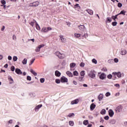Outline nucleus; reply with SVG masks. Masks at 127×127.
Instances as JSON below:
<instances>
[{"mask_svg":"<svg viewBox=\"0 0 127 127\" xmlns=\"http://www.w3.org/2000/svg\"><path fill=\"white\" fill-rule=\"evenodd\" d=\"M106 74H105V73H102L100 76H99L100 79H101V80H104V79H105V78H106Z\"/></svg>","mask_w":127,"mask_h":127,"instance_id":"2eb2a0df","label":"nucleus"},{"mask_svg":"<svg viewBox=\"0 0 127 127\" xmlns=\"http://www.w3.org/2000/svg\"><path fill=\"white\" fill-rule=\"evenodd\" d=\"M17 61V57L16 56H14L13 57V61H14V62H15L16 61Z\"/></svg>","mask_w":127,"mask_h":127,"instance_id":"4c0bfd02","label":"nucleus"},{"mask_svg":"<svg viewBox=\"0 0 127 127\" xmlns=\"http://www.w3.org/2000/svg\"><path fill=\"white\" fill-rule=\"evenodd\" d=\"M42 104H40V105H38L37 106H36L35 108V112H38V110H39V109L40 108H42Z\"/></svg>","mask_w":127,"mask_h":127,"instance_id":"4468645a","label":"nucleus"},{"mask_svg":"<svg viewBox=\"0 0 127 127\" xmlns=\"http://www.w3.org/2000/svg\"><path fill=\"white\" fill-rule=\"evenodd\" d=\"M76 66V64L72 63L70 64V68H74Z\"/></svg>","mask_w":127,"mask_h":127,"instance_id":"a878e982","label":"nucleus"},{"mask_svg":"<svg viewBox=\"0 0 127 127\" xmlns=\"http://www.w3.org/2000/svg\"><path fill=\"white\" fill-rule=\"evenodd\" d=\"M68 123L69 126H71V127H73V126H74V122L73 121H69Z\"/></svg>","mask_w":127,"mask_h":127,"instance_id":"e433bc0d","label":"nucleus"},{"mask_svg":"<svg viewBox=\"0 0 127 127\" xmlns=\"http://www.w3.org/2000/svg\"><path fill=\"white\" fill-rule=\"evenodd\" d=\"M4 28H5V27L4 26H3L1 30V31H3V30H4Z\"/></svg>","mask_w":127,"mask_h":127,"instance_id":"69168bd1","label":"nucleus"},{"mask_svg":"<svg viewBox=\"0 0 127 127\" xmlns=\"http://www.w3.org/2000/svg\"><path fill=\"white\" fill-rule=\"evenodd\" d=\"M61 82L62 83H67L68 82V78H67L65 76H62L61 78Z\"/></svg>","mask_w":127,"mask_h":127,"instance_id":"7ed1b4c3","label":"nucleus"},{"mask_svg":"<svg viewBox=\"0 0 127 127\" xmlns=\"http://www.w3.org/2000/svg\"><path fill=\"white\" fill-rule=\"evenodd\" d=\"M82 37H84V38H87V37H88V34H84Z\"/></svg>","mask_w":127,"mask_h":127,"instance_id":"5fc2aeb1","label":"nucleus"},{"mask_svg":"<svg viewBox=\"0 0 127 127\" xmlns=\"http://www.w3.org/2000/svg\"><path fill=\"white\" fill-rule=\"evenodd\" d=\"M89 77H90V78H94L96 77V74H95V73H93V72H90L89 73Z\"/></svg>","mask_w":127,"mask_h":127,"instance_id":"dca6fc26","label":"nucleus"},{"mask_svg":"<svg viewBox=\"0 0 127 127\" xmlns=\"http://www.w3.org/2000/svg\"><path fill=\"white\" fill-rule=\"evenodd\" d=\"M100 114H101V115H105L106 114V110L102 109L101 112H100Z\"/></svg>","mask_w":127,"mask_h":127,"instance_id":"2f4dec72","label":"nucleus"},{"mask_svg":"<svg viewBox=\"0 0 127 127\" xmlns=\"http://www.w3.org/2000/svg\"><path fill=\"white\" fill-rule=\"evenodd\" d=\"M112 75H114V76H117L118 78H121V77H122V73H121L120 72H114L112 73Z\"/></svg>","mask_w":127,"mask_h":127,"instance_id":"423d86ee","label":"nucleus"},{"mask_svg":"<svg viewBox=\"0 0 127 127\" xmlns=\"http://www.w3.org/2000/svg\"><path fill=\"white\" fill-rule=\"evenodd\" d=\"M30 72L31 73H32V74H34V76H37V73H36V72L33 70V69H31Z\"/></svg>","mask_w":127,"mask_h":127,"instance_id":"5701e85b","label":"nucleus"},{"mask_svg":"<svg viewBox=\"0 0 127 127\" xmlns=\"http://www.w3.org/2000/svg\"><path fill=\"white\" fill-rule=\"evenodd\" d=\"M103 98H104V95L102 94H100L98 97V99L99 101H102V100H103Z\"/></svg>","mask_w":127,"mask_h":127,"instance_id":"f3484780","label":"nucleus"},{"mask_svg":"<svg viewBox=\"0 0 127 127\" xmlns=\"http://www.w3.org/2000/svg\"><path fill=\"white\" fill-rule=\"evenodd\" d=\"M55 55H56L59 59H64V58L66 57L65 54H61L59 51L56 52L55 53Z\"/></svg>","mask_w":127,"mask_h":127,"instance_id":"f257e3e1","label":"nucleus"},{"mask_svg":"<svg viewBox=\"0 0 127 127\" xmlns=\"http://www.w3.org/2000/svg\"><path fill=\"white\" fill-rule=\"evenodd\" d=\"M112 24L113 26H116V25H117V24H118V22H117L116 21H114V22H112Z\"/></svg>","mask_w":127,"mask_h":127,"instance_id":"a19ab883","label":"nucleus"},{"mask_svg":"<svg viewBox=\"0 0 127 127\" xmlns=\"http://www.w3.org/2000/svg\"><path fill=\"white\" fill-rule=\"evenodd\" d=\"M96 108V105L94 103H92L90 105V111H94Z\"/></svg>","mask_w":127,"mask_h":127,"instance_id":"f8f14e48","label":"nucleus"},{"mask_svg":"<svg viewBox=\"0 0 127 127\" xmlns=\"http://www.w3.org/2000/svg\"><path fill=\"white\" fill-rule=\"evenodd\" d=\"M118 7H122V6H123V4H122V3H118Z\"/></svg>","mask_w":127,"mask_h":127,"instance_id":"8fccbe9b","label":"nucleus"},{"mask_svg":"<svg viewBox=\"0 0 127 127\" xmlns=\"http://www.w3.org/2000/svg\"><path fill=\"white\" fill-rule=\"evenodd\" d=\"M35 22L36 23V29H37V30H40V26H39V25H38V23H37V22H36V21H35Z\"/></svg>","mask_w":127,"mask_h":127,"instance_id":"4be33fe9","label":"nucleus"},{"mask_svg":"<svg viewBox=\"0 0 127 127\" xmlns=\"http://www.w3.org/2000/svg\"><path fill=\"white\" fill-rule=\"evenodd\" d=\"M79 66H80V67H84L85 66V64L84 63H81L80 64Z\"/></svg>","mask_w":127,"mask_h":127,"instance_id":"49530a36","label":"nucleus"},{"mask_svg":"<svg viewBox=\"0 0 127 127\" xmlns=\"http://www.w3.org/2000/svg\"><path fill=\"white\" fill-rule=\"evenodd\" d=\"M81 76H85V71L82 70L80 72Z\"/></svg>","mask_w":127,"mask_h":127,"instance_id":"58836bf2","label":"nucleus"},{"mask_svg":"<svg viewBox=\"0 0 127 127\" xmlns=\"http://www.w3.org/2000/svg\"><path fill=\"white\" fill-rule=\"evenodd\" d=\"M78 27H79V29L80 30H82V29H84V28H85V26H84V25H80V26H78Z\"/></svg>","mask_w":127,"mask_h":127,"instance_id":"473e14b6","label":"nucleus"},{"mask_svg":"<svg viewBox=\"0 0 127 127\" xmlns=\"http://www.w3.org/2000/svg\"><path fill=\"white\" fill-rule=\"evenodd\" d=\"M40 4V2L39 1H35L29 4V6L36 7Z\"/></svg>","mask_w":127,"mask_h":127,"instance_id":"f03ea898","label":"nucleus"},{"mask_svg":"<svg viewBox=\"0 0 127 127\" xmlns=\"http://www.w3.org/2000/svg\"><path fill=\"white\" fill-rule=\"evenodd\" d=\"M118 15H119V14H118L117 15H116L115 16H113L112 17V19H114V20L116 21V19L118 18Z\"/></svg>","mask_w":127,"mask_h":127,"instance_id":"cd10ccee","label":"nucleus"},{"mask_svg":"<svg viewBox=\"0 0 127 127\" xmlns=\"http://www.w3.org/2000/svg\"><path fill=\"white\" fill-rule=\"evenodd\" d=\"M41 32H48V31L47 30V28H46V27L42 28V29L41 30Z\"/></svg>","mask_w":127,"mask_h":127,"instance_id":"412c9836","label":"nucleus"},{"mask_svg":"<svg viewBox=\"0 0 127 127\" xmlns=\"http://www.w3.org/2000/svg\"><path fill=\"white\" fill-rule=\"evenodd\" d=\"M74 36H75V37H76V38H79V37H81V34L75 33L74 34Z\"/></svg>","mask_w":127,"mask_h":127,"instance_id":"393cba45","label":"nucleus"},{"mask_svg":"<svg viewBox=\"0 0 127 127\" xmlns=\"http://www.w3.org/2000/svg\"><path fill=\"white\" fill-rule=\"evenodd\" d=\"M100 123H104V119L103 118L100 119Z\"/></svg>","mask_w":127,"mask_h":127,"instance_id":"e2e57ef3","label":"nucleus"},{"mask_svg":"<svg viewBox=\"0 0 127 127\" xmlns=\"http://www.w3.org/2000/svg\"><path fill=\"white\" fill-rule=\"evenodd\" d=\"M60 39H61L62 42H64V43L65 42H66V39H65V38H64V36H62V35H61L60 36Z\"/></svg>","mask_w":127,"mask_h":127,"instance_id":"9d476101","label":"nucleus"},{"mask_svg":"<svg viewBox=\"0 0 127 127\" xmlns=\"http://www.w3.org/2000/svg\"><path fill=\"white\" fill-rule=\"evenodd\" d=\"M60 82H61L60 79H56V83L57 84H60Z\"/></svg>","mask_w":127,"mask_h":127,"instance_id":"37998d69","label":"nucleus"},{"mask_svg":"<svg viewBox=\"0 0 127 127\" xmlns=\"http://www.w3.org/2000/svg\"><path fill=\"white\" fill-rule=\"evenodd\" d=\"M15 72L16 73V74H18V75H21V74H22L21 70H20V69L19 68H16Z\"/></svg>","mask_w":127,"mask_h":127,"instance_id":"9b49d317","label":"nucleus"},{"mask_svg":"<svg viewBox=\"0 0 127 127\" xmlns=\"http://www.w3.org/2000/svg\"><path fill=\"white\" fill-rule=\"evenodd\" d=\"M29 24L33 27L34 26V22H31L29 23Z\"/></svg>","mask_w":127,"mask_h":127,"instance_id":"de8ad7c7","label":"nucleus"},{"mask_svg":"<svg viewBox=\"0 0 127 127\" xmlns=\"http://www.w3.org/2000/svg\"><path fill=\"white\" fill-rule=\"evenodd\" d=\"M40 81L41 83H43L44 82H45V78H40Z\"/></svg>","mask_w":127,"mask_h":127,"instance_id":"72a5a7b5","label":"nucleus"},{"mask_svg":"<svg viewBox=\"0 0 127 127\" xmlns=\"http://www.w3.org/2000/svg\"><path fill=\"white\" fill-rule=\"evenodd\" d=\"M34 61H35V59H32V60L31 61V62H30V64H29V65H32V64H33V63H34Z\"/></svg>","mask_w":127,"mask_h":127,"instance_id":"c9c22d12","label":"nucleus"},{"mask_svg":"<svg viewBox=\"0 0 127 127\" xmlns=\"http://www.w3.org/2000/svg\"><path fill=\"white\" fill-rule=\"evenodd\" d=\"M55 76H56V77H60V76H61V72L58 70H56L55 71Z\"/></svg>","mask_w":127,"mask_h":127,"instance_id":"ddd939ff","label":"nucleus"},{"mask_svg":"<svg viewBox=\"0 0 127 127\" xmlns=\"http://www.w3.org/2000/svg\"><path fill=\"white\" fill-rule=\"evenodd\" d=\"M8 59L9 60H11V59H12V58L11 57V56H8Z\"/></svg>","mask_w":127,"mask_h":127,"instance_id":"680f3d73","label":"nucleus"},{"mask_svg":"<svg viewBox=\"0 0 127 127\" xmlns=\"http://www.w3.org/2000/svg\"><path fill=\"white\" fill-rule=\"evenodd\" d=\"M73 8L75 9L78 8V9H80V8H81V6H80V5H79V4L76 3L75 5H74Z\"/></svg>","mask_w":127,"mask_h":127,"instance_id":"aec40b11","label":"nucleus"},{"mask_svg":"<svg viewBox=\"0 0 127 127\" xmlns=\"http://www.w3.org/2000/svg\"><path fill=\"white\" fill-rule=\"evenodd\" d=\"M66 74L68 77H73V73H72L71 71H67L66 72Z\"/></svg>","mask_w":127,"mask_h":127,"instance_id":"6ab92c4d","label":"nucleus"},{"mask_svg":"<svg viewBox=\"0 0 127 127\" xmlns=\"http://www.w3.org/2000/svg\"><path fill=\"white\" fill-rule=\"evenodd\" d=\"M22 64H23V65H25V64H26V63H27V59H24L23 61L22 62Z\"/></svg>","mask_w":127,"mask_h":127,"instance_id":"bb28decb","label":"nucleus"},{"mask_svg":"<svg viewBox=\"0 0 127 127\" xmlns=\"http://www.w3.org/2000/svg\"><path fill=\"white\" fill-rule=\"evenodd\" d=\"M109 119H110V117H109V116L104 117V120H106V121H109Z\"/></svg>","mask_w":127,"mask_h":127,"instance_id":"79ce46f5","label":"nucleus"},{"mask_svg":"<svg viewBox=\"0 0 127 127\" xmlns=\"http://www.w3.org/2000/svg\"><path fill=\"white\" fill-rule=\"evenodd\" d=\"M105 95L106 97H109V96H111V93L110 92H107Z\"/></svg>","mask_w":127,"mask_h":127,"instance_id":"603ef678","label":"nucleus"},{"mask_svg":"<svg viewBox=\"0 0 127 127\" xmlns=\"http://www.w3.org/2000/svg\"><path fill=\"white\" fill-rule=\"evenodd\" d=\"M92 63H94V64H97V60H96V59H93L92 60Z\"/></svg>","mask_w":127,"mask_h":127,"instance_id":"ea45409f","label":"nucleus"},{"mask_svg":"<svg viewBox=\"0 0 127 127\" xmlns=\"http://www.w3.org/2000/svg\"><path fill=\"white\" fill-rule=\"evenodd\" d=\"M83 124L84 125V126H87V125L89 124V121L88 120H84L83 122Z\"/></svg>","mask_w":127,"mask_h":127,"instance_id":"7c9ffc66","label":"nucleus"},{"mask_svg":"<svg viewBox=\"0 0 127 127\" xmlns=\"http://www.w3.org/2000/svg\"><path fill=\"white\" fill-rule=\"evenodd\" d=\"M47 29L48 31H49V30H52V28L50 27H48L47 28Z\"/></svg>","mask_w":127,"mask_h":127,"instance_id":"6e6d98bb","label":"nucleus"},{"mask_svg":"<svg viewBox=\"0 0 127 127\" xmlns=\"http://www.w3.org/2000/svg\"><path fill=\"white\" fill-rule=\"evenodd\" d=\"M112 20H113L112 18L109 17L107 18V22H112Z\"/></svg>","mask_w":127,"mask_h":127,"instance_id":"c756f323","label":"nucleus"},{"mask_svg":"<svg viewBox=\"0 0 127 127\" xmlns=\"http://www.w3.org/2000/svg\"><path fill=\"white\" fill-rule=\"evenodd\" d=\"M73 83L74 84V85H77V81H75V80H73Z\"/></svg>","mask_w":127,"mask_h":127,"instance_id":"338daca9","label":"nucleus"},{"mask_svg":"<svg viewBox=\"0 0 127 127\" xmlns=\"http://www.w3.org/2000/svg\"><path fill=\"white\" fill-rule=\"evenodd\" d=\"M122 110H123V106L120 105L116 108L115 111L116 113H120V112H122Z\"/></svg>","mask_w":127,"mask_h":127,"instance_id":"39448f33","label":"nucleus"},{"mask_svg":"<svg viewBox=\"0 0 127 127\" xmlns=\"http://www.w3.org/2000/svg\"><path fill=\"white\" fill-rule=\"evenodd\" d=\"M79 81L81 82L82 81H83V77H79Z\"/></svg>","mask_w":127,"mask_h":127,"instance_id":"bf43d9fd","label":"nucleus"},{"mask_svg":"<svg viewBox=\"0 0 127 127\" xmlns=\"http://www.w3.org/2000/svg\"><path fill=\"white\" fill-rule=\"evenodd\" d=\"M86 11L89 13V14H90V15H93V10L90 9H86Z\"/></svg>","mask_w":127,"mask_h":127,"instance_id":"a211bd4d","label":"nucleus"},{"mask_svg":"<svg viewBox=\"0 0 127 127\" xmlns=\"http://www.w3.org/2000/svg\"><path fill=\"white\" fill-rule=\"evenodd\" d=\"M119 14H123V15H126V11L125 10H122L119 14H118V15Z\"/></svg>","mask_w":127,"mask_h":127,"instance_id":"f704fd0d","label":"nucleus"},{"mask_svg":"<svg viewBox=\"0 0 127 127\" xmlns=\"http://www.w3.org/2000/svg\"><path fill=\"white\" fill-rule=\"evenodd\" d=\"M122 55H126L127 54V51L126 50H123L121 51Z\"/></svg>","mask_w":127,"mask_h":127,"instance_id":"b1692460","label":"nucleus"},{"mask_svg":"<svg viewBox=\"0 0 127 127\" xmlns=\"http://www.w3.org/2000/svg\"><path fill=\"white\" fill-rule=\"evenodd\" d=\"M114 62H115V63H118V62H119V59L116 58L114 59Z\"/></svg>","mask_w":127,"mask_h":127,"instance_id":"4d7b16f0","label":"nucleus"},{"mask_svg":"<svg viewBox=\"0 0 127 127\" xmlns=\"http://www.w3.org/2000/svg\"><path fill=\"white\" fill-rule=\"evenodd\" d=\"M112 77H113V75H112V74H109L107 76V78L108 79H111L112 78Z\"/></svg>","mask_w":127,"mask_h":127,"instance_id":"864d4df0","label":"nucleus"},{"mask_svg":"<svg viewBox=\"0 0 127 127\" xmlns=\"http://www.w3.org/2000/svg\"><path fill=\"white\" fill-rule=\"evenodd\" d=\"M14 70H15L14 66H11V70L12 71V72H13V71H14Z\"/></svg>","mask_w":127,"mask_h":127,"instance_id":"3c124183","label":"nucleus"},{"mask_svg":"<svg viewBox=\"0 0 127 127\" xmlns=\"http://www.w3.org/2000/svg\"><path fill=\"white\" fill-rule=\"evenodd\" d=\"M73 74L74 76H79V73L76 70L73 71Z\"/></svg>","mask_w":127,"mask_h":127,"instance_id":"c85d7f7f","label":"nucleus"},{"mask_svg":"<svg viewBox=\"0 0 127 127\" xmlns=\"http://www.w3.org/2000/svg\"><path fill=\"white\" fill-rule=\"evenodd\" d=\"M108 113H109V116L110 117H113V116H114V114H115V113H114V111H113V110H112V109H110V110L108 111Z\"/></svg>","mask_w":127,"mask_h":127,"instance_id":"0eeeda50","label":"nucleus"},{"mask_svg":"<svg viewBox=\"0 0 127 127\" xmlns=\"http://www.w3.org/2000/svg\"><path fill=\"white\" fill-rule=\"evenodd\" d=\"M115 87H117V88H120V84L118 83L115 84Z\"/></svg>","mask_w":127,"mask_h":127,"instance_id":"13d9d810","label":"nucleus"},{"mask_svg":"<svg viewBox=\"0 0 127 127\" xmlns=\"http://www.w3.org/2000/svg\"><path fill=\"white\" fill-rule=\"evenodd\" d=\"M124 125H125V127H127V122H124Z\"/></svg>","mask_w":127,"mask_h":127,"instance_id":"774afa93","label":"nucleus"},{"mask_svg":"<svg viewBox=\"0 0 127 127\" xmlns=\"http://www.w3.org/2000/svg\"><path fill=\"white\" fill-rule=\"evenodd\" d=\"M44 46H45V44H41L39 45L38 47L36 48V52H39V51H40V49L42 48V47H44Z\"/></svg>","mask_w":127,"mask_h":127,"instance_id":"20e7f679","label":"nucleus"},{"mask_svg":"<svg viewBox=\"0 0 127 127\" xmlns=\"http://www.w3.org/2000/svg\"><path fill=\"white\" fill-rule=\"evenodd\" d=\"M27 80H28V81H31V77H30L29 76H27Z\"/></svg>","mask_w":127,"mask_h":127,"instance_id":"09e8293b","label":"nucleus"},{"mask_svg":"<svg viewBox=\"0 0 127 127\" xmlns=\"http://www.w3.org/2000/svg\"><path fill=\"white\" fill-rule=\"evenodd\" d=\"M1 3H2L3 4V5H4V4H5L6 3V2H5V0H1Z\"/></svg>","mask_w":127,"mask_h":127,"instance_id":"a18cd8bd","label":"nucleus"},{"mask_svg":"<svg viewBox=\"0 0 127 127\" xmlns=\"http://www.w3.org/2000/svg\"><path fill=\"white\" fill-rule=\"evenodd\" d=\"M79 100L78 99H75L71 102V105H76L79 103Z\"/></svg>","mask_w":127,"mask_h":127,"instance_id":"6e6552de","label":"nucleus"},{"mask_svg":"<svg viewBox=\"0 0 127 127\" xmlns=\"http://www.w3.org/2000/svg\"><path fill=\"white\" fill-rule=\"evenodd\" d=\"M13 40H16V36L14 35H13Z\"/></svg>","mask_w":127,"mask_h":127,"instance_id":"052dcab7","label":"nucleus"},{"mask_svg":"<svg viewBox=\"0 0 127 127\" xmlns=\"http://www.w3.org/2000/svg\"><path fill=\"white\" fill-rule=\"evenodd\" d=\"M8 124H12V120H10L8 121Z\"/></svg>","mask_w":127,"mask_h":127,"instance_id":"0e129e2a","label":"nucleus"},{"mask_svg":"<svg viewBox=\"0 0 127 127\" xmlns=\"http://www.w3.org/2000/svg\"><path fill=\"white\" fill-rule=\"evenodd\" d=\"M8 80L9 81V84H13V79H12V77L10 75L8 76Z\"/></svg>","mask_w":127,"mask_h":127,"instance_id":"1a4fd4ad","label":"nucleus"},{"mask_svg":"<svg viewBox=\"0 0 127 127\" xmlns=\"http://www.w3.org/2000/svg\"><path fill=\"white\" fill-rule=\"evenodd\" d=\"M74 115H75V114H74V113H70V114L68 115V117L69 118H71V117H73V116H74Z\"/></svg>","mask_w":127,"mask_h":127,"instance_id":"c03bdc74","label":"nucleus"}]
</instances>
